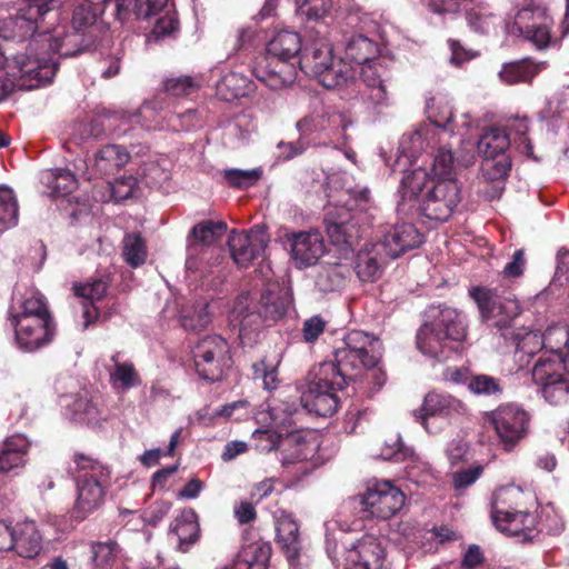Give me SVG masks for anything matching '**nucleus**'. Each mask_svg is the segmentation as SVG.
<instances>
[{
  "label": "nucleus",
  "mask_w": 569,
  "mask_h": 569,
  "mask_svg": "<svg viewBox=\"0 0 569 569\" xmlns=\"http://www.w3.org/2000/svg\"><path fill=\"white\" fill-rule=\"evenodd\" d=\"M13 61L20 78L26 80L21 86L29 89L50 83L58 69L57 62L46 54L32 57L21 53L14 56Z\"/></svg>",
  "instance_id": "412c9836"
},
{
  "label": "nucleus",
  "mask_w": 569,
  "mask_h": 569,
  "mask_svg": "<svg viewBox=\"0 0 569 569\" xmlns=\"http://www.w3.org/2000/svg\"><path fill=\"white\" fill-rule=\"evenodd\" d=\"M397 211L409 216H421L445 222L461 201L460 187L455 179H433L419 167L405 172L398 190Z\"/></svg>",
  "instance_id": "f257e3e1"
},
{
  "label": "nucleus",
  "mask_w": 569,
  "mask_h": 569,
  "mask_svg": "<svg viewBox=\"0 0 569 569\" xmlns=\"http://www.w3.org/2000/svg\"><path fill=\"white\" fill-rule=\"evenodd\" d=\"M19 219V204L13 190L0 186V234L17 226Z\"/></svg>",
  "instance_id": "c03bdc74"
},
{
  "label": "nucleus",
  "mask_w": 569,
  "mask_h": 569,
  "mask_svg": "<svg viewBox=\"0 0 569 569\" xmlns=\"http://www.w3.org/2000/svg\"><path fill=\"white\" fill-rule=\"evenodd\" d=\"M62 406L71 420L87 425H98L106 417L99 407L100 398L82 390L62 397Z\"/></svg>",
  "instance_id": "393cba45"
},
{
  "label": "nucleus",
  "mask_w": 569,
  "mask_h": 569,
  "mask_svg": "<svg viewBox=\"0 0 569 569\" xmlns=\"http://www.w3.org/2000/svg\"><path fill=\"white\" fill-rule=\"evenodd\" d=\"M333 367L318 365L309 373L307 389L301 393L300 402L308 411L320 417L332 416L339 407L338 390L345 387L336 385Z\"/></svg>",
  "instance_id": "1a4fd4ad"
},
{
  "label": "nucleus",
  "mask_w": 569,
  "mask_h": 569,
  "mask_svg": "<svg viewBox=\"0 0 569 569\" xmlns=\"http://www.w3.org/2000/svg\"><path fill=\"white\" fill-rule=\"evenodd\" d=\"M406 496L390 481H376L362 495L365 511L372 518L387 520L398 513L405 505Z\"/></svg>",
  "instance_id": "9b49d317"
},
{
  "label": "nucleus",
  "mask_w": 569,
  "mask_h": 569,
  "mask_svg": "<svg viewBox=\"0 0 569 569\" xmlns=\"http://www.w3.org/2000/svg\"><path fill=\"white\" fill-rule=\"evenodd\" d=\"M283 239L298 269L316 264L326 252L323 237L317 230L286 232Z\"/></svg>",
  "instance_id": "2eb2a0df"
},
{
  "label": "nucleus",
  "mask_w": 569,
  "mask_h": 569,
  "mask_svg": "<svg viewBox=\"0 0 569 569\" xmlns=\"http://www.w3.org/2000/svg\"><path fill=\"white\" fill-rule=\"evenodd\" d=\"M511 169L508 156L485 158L481 163L482 176L488 181L505 180Z\"/></svg>",
  "instance_id": "3c124183"
},
{
  "label": "nucleus",
  "mask_w": 569,
  "mask_h": 569,
  "mask_svg": "<svg viewBox=\"0 0 569 569\" xmlns=\"http://www.w3.org/2000/svg\"><path fill=\"white\" fill-rule=\"evenodd\" d=\"M217 96L223 101H232L252 92L251 81L238 72H228L216 86Z\"/></svg>",
  "instance_id": "a19ab883"
},
{
  "label": "nucleus",
  "mask_w": 569,
  "mask_h": 569,
  "mask_svg": "<svg viewBox=\"0 0 569 569\" xmlns=\"http://www.w3.org/2000/svg\"><path fill=\"white\" fill-rule=\"evenodd\" d=\"M262 173L261 168L249 170L227 169L223 171V179L231 188L248 189L254 187L260 181Z\"/></svg>",
  "instance_id": "09e8293b"
},
{
  "label": "nucleus",
  "mask_w": 569,
  "mask_h": 569,
  "mask_svg": "<svg viewBox=\"0 0 569 569\" xmlns=\"http://www.w3.org/2000/svg\"><path fill=\"white\" fill-rule=\"evenodd\" d=\"M527 260L523 249L513 252L511 260L505 266L502 273L507 278H519L523 274Z\"/></svg>",
  "instance_id": "774afa93"
},
{
  "label": "nucleus",
  "mask_w": 569,
  "mask_h": 569,
  "mask_svg": "<svg viewBox=\"0 0 569 569\" xmlns=\"http://www.w3.org/2000/svg\"><path fill=\"white\" fill-rule=\"evenodd\" d=\"M378 44L363 34L353 36L346 44V58L361 66L360 76L365 89L362 100L377 112L392 103L390 76L379 62L372 60L378 56Z\"/></svg>",
  "instance_id": "20e7f679"
},
{
  "label": "nucleus",
  "mask_w": 569,
  "mask_h": 569,
  "mask_svg": "<svg viewBox=\"0 0 569 569\" xmlns=\"http://www.w3.org/2000/svg\"><path fill=\"white\" fill-rule=\"evenodd\" d=\"M491 421L505 449L511 450L526 436L529 415L521 407L509 403L497 408L491 413Z\"/></svg>",
  "instance_id": "4468645a"
},
{
  "label": "nucleus",
  "mask_w": 569,
  "mask_h": 569,
  "mask_svg": "<svg viewBox=\"0 0 569 569\" xmlns=\"http://www.w3.org/2000/svg\"><path fill=\"white\" fill-rule=\"evenodd\" d=\"M170 532L178 537L180 549L186 551L189 546L199 539L200 528L196 512L190 510L182 513L170 526Z\"/></svg>",
  "instance_id": "37998d69"
},
{
  "label": "nucleus",
  "mask_w": 569,
  "mask_h": 569,
  "mask_svg": "<svg viewBox=\"0 0 569 569\" xmlns=\"http://www.w3.org/2000/svg\"><path fill=\"white\" fill-rule=\"evenodd\" d=\"M342 346L352 352H358L365 357L367 363H378L381 356V343L379 339L361 330L348 332L342 341Z\"/></svg>",
  "instance_id": "e433bc0d"
},
{
  "label": "nucleus",
  "mask_w": 569,
  "mask_h": 569,
  "mask_svg": "<svg viewBox=\"0 0 569 569\" xmlns=\"http://www.w3.org/2000/svg\"><path fill=\"white\" fill-rule=\"evenodd\" d=\"M453 157L450 150L440 148L435 156L432 172L433 179H452Z\"/></svg>",
  "instance_id": "052dcab7"
},
{
  "label": "nucleus",
  "mask_w": 569,
  "mask_h": 569,
  "mask_svg": "<svg viewBox=\"0 0 569 569\" xmlns=\"http://www.w3.org/2000/svg\"><path fill=\"white\" fill-rule=\"evenodd\" d=\"M277 543L284 552L289 560L299 557L301 550V541L299 537V526L289 515H281L277 518Z\"/></svg>",
  "instance_id": "72a5a7b5"
},
{
  "label": "nucleus",
  "mask_w": 569,
  "mask_h": 569,
  "mask_svg": "<svg viewBox=\"0 0 569 569\" xmlns=\"http://www.w3.org/2000/svg\"><path fill=\"white\" fill-rule=\"evenodd\" d=\"M74 462L83 473L77 480L73 517L83 520L102 506L106 490L110 485V470L99 461L81 453L74 455Z\"/></svg>",
  "instance_id": "6e6552de"
},
{
  "label": "nucleus",
  "mask_w": 569,
  "mask_h": 569,
  "mask_svg": "<svg viewBox=\"0 0 569 569\" xmlns=\"http://www.w3.org/2000/svg\"><path fill=\"white\" fill-rule=\"evenodd\" d=\"M510 146V134L505 128H490L485 131L477 144L478 152L482 158L507 156L506 151Z\"/></svg>",
  "instance_id": "ea45409f"
},
{
  "label": "nucleus",
  "mask_w": 569,
  "mask_h": 569,
  "mask_svg": "<svg viewBox=\"0 0 569 569\" xmlns=\"http://www.w3.org/2000/svg\"><path fill=\"white\" fill-rule=\"evenodd\" d=\"M409 453V449L403 447L399 436H393L385 442L380 456L385 460H403Z\"/></svg>",
  "instance_id": "69168bd1"
},
{
  "label": "nucleus",
  "mask_w": 569,
  "mask_h": 569,
  "mask_svg": "<svg viewBox=\"0 0 569 569\" xmlns=\"http://www.w3.org/2000/svg\"><path fill=\"white\" fill-rule=\"evenodd\" d=\"M267 234L260 227H253L247 233L232 230L228 238L231 257L240 268H247L254 259L260 257L267 247Z\"/></svg>",
  "instance_id": "a211bd4d"
},
{
  "label": "nucleus",
  "mask_w": 569,
  "mask_h": 569,
  "mask_svg": "<svg viewBox=\"0 0 569 569\" xmlns=\"http://www.w3.org/2000/svg\"><path fill=\"white\" fill-rule=\"evenodd\" d=\"M423 242V236L411 223H400L392 226L383 236L379 244L386 254L396 259L408 250L419 247Z\"/></svg>",
  "instance_id": "a878e982"
},
{
  "label": "nucleus",
  "mask_w": 569,
  "mask_h": 569,
  "mask_svg": "<svg viewBox=\"0 0 569 569\" xmlns=\"http://www.w3.org/2000/svg\"><path fill=\"white\" fill-rule=\"evenodd\" d=\"M30 443L22 435L8 437L0 445V472L7 473L26 465Z\"/></svg>",
  "instance_id": "7c9ffc66"
},
{
  "label": "nucleus",
  "mask_w": 569,
  "mask_h": 569,
  "mask_svg": "<svg viewBox=\"0 0 569 569\" xmlns=\"http://www.w3.org/2000/svg\"><path fill=\"white\" fill-rule=\"evenodd\" d=\"M279 360L268 362L267 359H262L252 365L254 378H261L263 380V387L267 390H273L278 386L277 379V365Z\"/></svg>",
  "instance_id": "13d9d810"
},
{
  "label": "nucleus",
  "mask_w": 569,
  "mask_h": 569,
  "mask_svg": "<svg viewBox=\"0 0 569 569\" xmlns=\"http://www.w3.org/2000/svg\"><path fill=\"white\" fill-rule=\"evenodd\" d=\"M522 492L515 487L500 488L495 492L491 518L496 528L506 535L518 537L521 542H531L539 537L536 516L518 510L516 500Z\"/></svg>",
  "instance_id": "0eeeda50"
},
{
  "label": "nucleus",
  "mask_w": 569,
  "mask_h": 569,
  "mask_svg": "<svg viewBox=\"0 0 569 569\" xmlns=\"http://www.w3.org/2000/svg\"><path fill=\"white\" fill-rule=\"evenodd\" d=\"M299 67L306 74L318 79L327 89H335L353 80L357 74L355 67L342 59L336 60L330 42L325 38L316 39L299 58Z\"/></svg>",
  "instance_id": "423d86ee"
},
{
  "label": "nucleus",
  "mask_w": 569,
  "mask_h": 569,
  "mask_svg": "<svg viewBox=\"0 0 569 569\" xmlns=\"http://www.w3.org/2000/svg\"><path fill=\"white\" fill-rule=\"evenodd\" d=\"M14 331L17 346L28 352L36 351L49 345L56 333V322L53 317L33 318L31 320H17L9 322Z\"/></svg>",
  "instance_id": "dca6fc26"
},
{
  "label": "nucleus",
  "mask_w": 569,
  "mask_h": 569,
  "mask_svg": "<svg viewBox=\"0 0 569 569\" xmlns=\"http://www.w3.org/2000/svg\"><path fill=\"white\" fill-rule=\"evenodd\" d=\"M168 3V0H137L134 13L138 19H149L158 14Z\"/></svg>",
  "instance_id": "338daca9"
},
{
  "label": "nucleus",
  "mask_w": 569,
  "mask_h": 569,
  "mask_svg": "<svg viewBox=\"0 0 569 569\" xmlns=\"http://www.w3.org/2000/svg\"><path fill=\"white\" fill-rule=\"evenodd\" d=\"M546 67V62H535L531 59H522L503 63L499 71L501 82L517 84L530 82Z\"/></svg>",
  "instance_id": "c9c22d12"
},
{
  "label": "nucleus",
  "mask_w": 569,
  "mask_h": 569,
  "mask_svg": "<svg viewBox=\"0 0 569 569\" xmlns=\"http://www.w3.org/2000/svg\"><path fill=\"white\" fill-rule=\"evenodd\" d=\"M510 32L539 51L557 47L569 33V0H567V12L560 27L556 26L545 3L530 0L516 12Z\"/></svg>",
  "instance_id": "39448f33"
},
{
  "label": "nucleus",
  "mask_w": 569,
  "mask_h": 569,
  "mask_svg": "<svg viewBox=\"0 0 569 569\" xmlns=\"http://www.w3.org/2000/svg\"><path fill=\"white\" fill-rule=\"evenodd\" d=\"M109 288V278L101 277L91 282L74 283V296L82 298V318L84 319L83 329H87L99 315V308L94 302L100 301Z\"/></svg>",
  "instance_id": "cd10ccee"
},
{
  "label": "nucleus",
  "mask_w": 569,
  "mask_h": 569,
  "mask_svg": "<svg viewBox=\"0 0 569 569\" xmlns=\"http://www.w3.org/2000/svg\"><path fill=\"white\" fill-rule=\"evenodd\" d=\"M302 42L298 32L281 30L267 44L266 54L260 57L252 69L257 80L271 90L291 87L298 76V54Z\"/></svg>",
  "instance_id": "7ed1b4c3"
},
{
  "label": "nucleus",
  "mask_w": 569,
  "mask_h": 569,
  "mask_svg": "<svg viewBox=\"0 0 569 569\" xmlns=\"http://www.w3.org/2000/svg\"><path fill=\"white\" fill-rule=\"evenodd\" d=\"M299 10L309 20L322 18L331 7V0H299Z\"/></svg>",
  "instance_id": "e2e57ef3"
},
{
  "label": "nucleus",
  "mask_w": 569,
  "mask_h": 569,
  "mask_svg": "<svg viewBox=\"0 0 569 569\" xmlns=\"http://www.w3.org/2000/svg\"><path fill=\"white\" fill-rule=\"evenodd\" d=\"M129 152L119 144H106L97 153L94 166L99 173L110 174L128 163Z\"/></svg>",
  "instance_id": "79ce46f5"
},
{
  "label": "nucleus",
  "mask_w": 569,
  "mask_h": 569,
  "mask_svg": "<svg viewBox=\"0 0 569 569\" xmlns=\"http://www.w3.org/2000/svg\"><path fill=\"white\" fill-rule=\"evenodd\" d=\"M545 359L561 361L569 351V327L552 326L542 333Z\"/></svg>",
  "instance_id": "4c0bfd02"
},
{
  "label": "nucleus",
  "mask_w": 569,
  "mask_h": 569,
  "mask_svg": "<svg viewBox=\"0 0 569 569\" xmlns=\"http://www.w3.org/2000/svg\"><path fill=\"white\" fill-rule=\"evenodd\" d=\"M429 120L431 124L416 130L408 139H402L401 148L408 157H415L417 153L426 150V148L436 144V128L441 129L443 132H449L450 134L453 133V127L451 126L453 112L449 106H446L443 110L438 113L432 108L429 109Z\"/></svg>",
  "instance_id": "f3484780"
},
{
  "label": "nucleus",
  "mask_w": 569,
  "mask_h": 569,
  "mask_svg": "<svg viewBox=\"0 0 569 569\" xmlns=\"http://www.w3.org/2000/svg\"><path fill=\"white\" fill-rule=\"evenodd\" d=\"M47 184L51 189L54 197H64L77 188V179L74 174L63 168H58L47 174Z\"/></svg>",
  "instance_id": "49530a36"
},
{
  "label": "nucleus",
  "mask_w": 569,
  "mask_h": 569,
  "mask_svg": "<svg viewBox=\"0 0 569 569\" xmlns=\"http://www.w3.org/2000/svg\"><path fill=\"white\" fill-rule=\"evenodd\" d=\"M74 36L67 34L63 38L61 37V32L54 30L53 33L44 32L40 34L41 41L47 42L49 44V49L53 53H59L61 57H69L73 54V51L66 49L63 50L66 40H71ZM40 42L39 39H33L30 43L31 48L37 46Z\"/></svg>",
  "instance_id": "bf43d9fd"
},
{
  "label": "nucleus",
  "mask_w": 569,
  "mask_h": 569,
  "mask_svg": "<svg viewBox=\"0 0 569 569\" xmlns=\"http://www.w3.org/2000/svg\"><path fill=\"white\" fill-rule=\"evenodd\" d=\"M271 547L263 541H254L242 548L236 559V569H268Z\"/></svg>",
  "instance_id": "58836bf2"
},
{
  "label": "nucleus",
  "mask_w": 569,
  "mask_h": 569,
  "mask_svg": "<svg viewBox=\"0 0 569 569\" xmlns=\"http://www.w3.org/2000/svg\"><path fill=\"white\" fill-rule=\"evenodd\" d=\"M435 322L443 333V338L448 339L453 346L462 342L467 337V318L457 309L442 307Z\"/></svg>",
  "instance_id": "2f4dec72"
},
{
  "label": "nucleus",
  "mask_w": 569,
  "mask_h": 569,
  "mask_svg": "<svg viewBox=\"0 0 569 569\" xmlns=\"http://www.w3.org/2000/svg\"><path fill=\"white\" fill-rule=\"evenodd\" d=\"M320 365H329L333 367L335 376L337 379L336 385L346 387L350 381H355L361 373L362 369L369 370L377 366V363H367L362 355L352 352L350 349L340 346L333 351V360L325 361Z\"/></svg>",
  "instance_id": "b1692460"
},
{
  "label": "nucleus",
  "mask_w": 569,
  "mask_h": 569,
  "mask_svg": "<svg viewBox=\"0 0 569 569\" xmlns=\"http://www.w3.org/2000/svg\"><path fill=\"white\" fill-rule=\"evenodd\" d=\"M469 296L478 306L481 320L501 331V336L511 346H515L516 353L532 357L543 350L542 335L538 331L520 328L509 330L513 320L521 313L519 301L511 296H500L495 288L477 286L469 289Z\"/></svg>",
  "instance_id": "f03ea898"
},
{
  "label": "nucleus",
  "mask_w": 569,
  "mask_h": 569,
  "mask_svg": "<svg viewBox=\"0 0 569 569\" xmlns=\"http://www.w3.org/2000/svg\"><path fill=\"white\" fill-rule=\"evenodd\" d=\"M210 322L208 305L202 302L193 313L184 312L181 315V325L186 330H201Z\"/></svg>",
  "instance_id": "4d7b16f0"
},
{
  "label": "nucleus",
  "mask_w": 569,
  "mask_h": 569,
  "mask_svg": "<svg viewBox=\"0 0 569 569\" xmlns=\"http://www.w3.org/2000/svg\"><path fill=\"white\" fill-rule=\"evenodd\" d=\"M385 557L380 539L365 535L347 550L345 569H382Z\"/></svg>",
  "instance_id": "aec40b11"
},
{
  "label": "nucleus",
  "mask_w": 569,
  "mask_h": 569,
  "mask_svg": "<svg viewBox=\"0 0 569 569\" xmlns=\"http://www.w3.org/2000/svg\"><path fill=\"white\" fill-rule=\"evenodd\" d=\"M97 20V11L93 4L88 0H81L72 13L71 23L76 31L91 27Z\"/></svg>",
  "instance_id": "5fc2aeb1"
},
{
  "label": "nucleus",
  "mask_w": 569,
  "mask_h": 569,
  "mask_svg": "<svg viewBox=\"0 0 569 569\" xmlns=\"http://www.w3.org/2000/svg\"><path fill=\"white\" fill-rule=\"evenodd\" d=\"M140 122V111L130 112L124 109H101L89 122V136L98 139L107 132L117 131L121 124H132Z\"/></svg>",
  "instance_id": "bb28decb"
},
{
  "label": "nucleus",
  "mask_w": 569,
  "mask_h": 569,
  "mask_svg": "<svg viewBox=\"0 0 569 569\" xmlns=\"http://www.w3.org/2000/svg\"><path fill=\"white\" fill-rule=\"evenodd\" d=\"M227 230V223L223 221L206 220L197 223L191 234L204 244L212 243L217 238L221 237Z\"/></svg>",
  "instance_id": "603ef678"
},
{
  "label": "nucleus",
  "mask_w": 569,
  "mask_h": 569,
  "mask_svg": "<svg viewBox=\"0 0 569 569\" xmlns=\"http://www.w3.org/2000/svg\"><path fill=\"white\" fill-rule=\"evenodd\" d=\"M290 303L291 297L287 290L268 289L260 297L257 312L264 322L277 321L286 315Z\"/></svg>",
  "instance_id": "f704fd0d"
},
{
  "label": "nucleus",
  "mask_w": 569,
  "mask_h": 569,
  "mask_svg": "<svg viewBox=\"0 0 569 569\" xmlns=\"http://www.w3.org/2000/svg\"><path fill=\"white\" fill-rule=\"evenodd\" d=\"M356 272L361 281H375L381 274V263L371 252L360 251L357 256Z\"/></svg>",
  "instance_id": "8fccbe9b"
},
{
  "label": "nucleus",
  "mask_w": 569,
  "mask_h": 569,
  "mask_svg": "<svg viewBox=\"0 0 569 569\" xmlns=\"http://www.w3.org/2000/svg\"><path fill=\"white\" fill-rule=\"evenodd\" d=\"M112 367H108L109 382L112 389L122 393L141 383L140 376L131 361H122L120 353L111 356Z\"/></svg>",
  "instance_id": "473e14b6"
},
{
  "label": "nucleus",
  "mask_w": 569,
  "mask_h": 569,
  "mask_svg": "<svg viewBox=\"0 0 569 569\" xmlns=\"http://www.w3.org/2000/svg\"><path fill=\"white\" fill-rule=\"evenodd\" d=\"M351 274L348 264L335 263L323 266L317 276V284L322 291H335L340 289L346 279Z\"/></svg>",
  "instance_id": "a18cd8bd"
},
{
  "label": "nucleus",
  "mask_w": 569,
  "mask_h": 569,
  "mask_svg": "<svg viewBox=\"0 0 569 569\" xmlns=\"http://www.w3.org/2000/svg\"><path fill=\"white\" fill-rule=\"evenodd\" d=\"M467 412L466 405L447 392L430 391L425 396L422 406L413 412L416 419L428 429L431 417L455 418Z\"/></svg>",
  "instance_id": "4be33fe9"
},
{
  "label": "nucleus",
  "mask_w": 569,
  "mask_h": 569,
  "mask_svg": "<svg viewBox=\"0 0 569 569\" xmlns=\"http://www.w3.org/2000/svg\"><path fill=\"white\" fill-rule=\"evenodd\" d=\"M12 549L20 557L33 558L42 549V537L34 521L26 520L12 527Z\"/></svg>",
  "instance_id": "c756f323"
},
{
  "label": "nucleus",
  "mask_w": 569,
  "mask_h": 569,
  "mask_svg": "<svg viewBox=\"0 0 569 569\" xmlns=\"http://www.w3.org/2000/svg\"><path fill=\"white\" fill-rule=\"evenodd\" d=\"M163 88L171 96L181 97L191 94L198 88V83L191 77L182 76L167 79Z\"/></svg>",
  "instance_id": "680f3d73"
},
{
  "label": "nucleus",
  "mask_w": 569,
  "mask_h": 569,
  "mask_svg": "<svg viewBox=\"0 0 569 569\" xmlns=\"http://www.w3.org/2000/svg\"><path fill=\"white\" fill-rule=\"evenodd\" d=\"M298 413L299 408L296 402H283L271 410L273 421L282 426H291L296 423L295 416Z\"/></svg>",
  "instance_id": "0e129e2a"
},
{
  "label": "nucleus",
  "mask_w": 569,
  "mask_h": 569,
  "mask_svg": "<svg viewBox=\"0 0 569 569\" xmlns=\"http://www.w3.org/2000/svg\"><path fill=\"white\" fill-rule=\"evenodd\" d=\"M123 258L132 268L144 263L147 249L143 239L138 233H128L123 238Z\"/></svg>",
  "instance_id": "de8ad7c7"
},
{
  "label": "nucleus",
  "mask_w": 569,
  "mask_h": 569,
  "mask_svg": "<svg viewBox=\"0 0 569 569\" xmlns=\"http://www.w3.org/2000/svg\"><path fill=\"white\" fill-rule=\"evenodd\" d=\"M91 559L97 567L110 565L119 552V546L114 541L97 542L91 546Z\"/></svg>",
  "instance_id": "6e6d98bb"
},
{
  "label": "nucleus",
  "mask_w": 569,
  "mask_h": 569,
  "mask_svg": "<svg viewBox=\"0 0 569 569\" xmlns=\"http://www.w3.org/2000/svg\"><path fill=\"white\" fill-rule=\"evenodd\" d=\"M17 13L8 21L12 37L21 40L32 37L39 29L40 20L50 11L59 9L64 0H16Z\"/></svg>",
  "instance_id": "ddd939ff"
},
{
  "label": "nucleus",
  "mask_w": 569,
  "mask_h": 569,
  "mask_svg": "<svg viewBox=\"0 0 569 569\" xmlns=\"http://www.w3.org/2000/svg\"><path fill=\"white\" fill-rule=\"evenodd\" d=\"M327 234L333 246L341 250H353L355 243L361 237L360 228L353 214L348 210L329 212L325 219Z\"/></svg>",
  "instance_id": "5701e85b"
},
{
  "label": "nucleus",
  "mask_w": 569,
  "mask_h": 569,
  "mask_svg": "<svg viewBox=\"0 0 569 569\" xmlns=\"http://www.w3.org/2000/svg\"><path fill=\"white\" fill-rule=\"evenodd\" d=\"M532 379L542 397L551 405H561L569 397V378L561 370V361L540 356L532 368Z\"/></svg>",
  "instance_id": "f8f14e48"
},
{
  "label": "nucleus",
  "mask_w": 569,
  "mask_h": 569,
  "mask_svg": "<svg viewBox=\"0 0 569 569\" xmlns=\"http://www.w3.org/2000/svg\"><path fill=\"white\" fill-rule=\"evenodd\" d=\"M417 347L423 355L439 359H446L451 351L458 350V346L451 345L443 338V333L435 321L420 327L417 333Z\"/></svg>",
  "instance_id": "c85d7f7f"
},
{
  "label": "nucleus",
  "mask_w": 569,
  "mask_h": 569,
  "mask_svg": "<svg viewBox=\"0 0 569 569\" xmlns=\"http://www.w3.org/2000/svg\"><path fill=\"white\" fill-rule=\"evenodd\" d=\"M52 317L46 297L36 288L14 289L8 309V322Z\"/></svg>",
  "instance_id": "6ab92c4d"
},
{
  "label": "nucleus",
  "mask_w": 569,
  "mask_h": 569,
  "mask_svg": "<svg viewBox=\"0 0 569 569\" xmlns=\"http://www.w3.org/2000/svg\"><path fill=\"white\" fill-rule=\"evenodd\" d=\"M192 359L199 378L209 382L223 379L232 365L229 343L219 335L200 339L192 348Z\"/></svg>",
  "instance_id": "9d476101"
},
{
  "label": "nucleus",
  "mask_w": 569,
  "mask_h": 569,
  "mask_svg": "<svg viewBox=\"0 0 569 569\" xmlns=\"http://www.w3.org/2000/svg\"><path fill=\"white\" fill-rule=\"evenodd\" d=\"M469 390L478 396H496L501 395V381L488 375H475L469 379Z\"/></svg>",
  "instance_id": "864d4df0"
}]
</instances>
